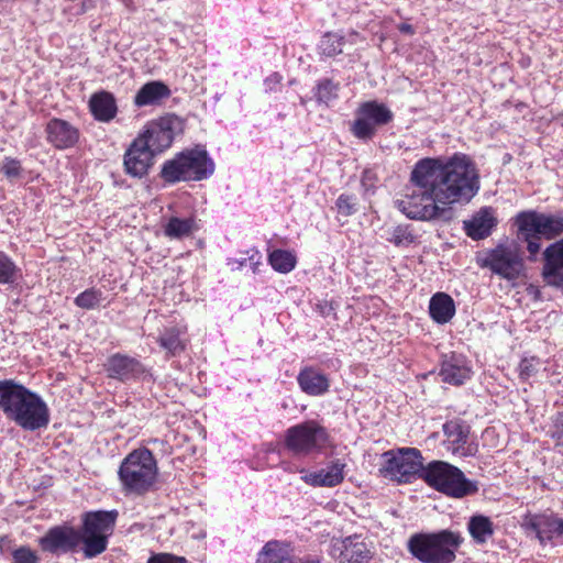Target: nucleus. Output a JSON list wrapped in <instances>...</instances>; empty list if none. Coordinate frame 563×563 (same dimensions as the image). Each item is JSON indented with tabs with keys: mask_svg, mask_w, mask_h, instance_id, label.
Instances as JSON below:
<instances>
[{
	"mask_svg": "<svg viewBox=\"0 0 563 563\" xmlns=\"http://www.w3.org/2000/svg\"><path fill=\"white\" fill-rule=\"evenodd\" d=\"M0 410L9 421L26 431L46 428L49 423L45 401L12 379L0 380Z\"/></svg>",
	"mask_w": 563,
	"mask_h": 563,
	"instance_id": "obj_2",
	"label": "nucleus"
},
{
	"mask_svg": "<svg viewBox=\"0 0 563 563\" xmlns=\"http://www.w3.org/2000/svg\"><path fill=\"white\" fill-rule=\"evenodd\" d=\"M102 300V291L95 287L88 288L80 292L75 299L74 303L81 309L92 310L97 308Z\"/></svg>",
	"mask_w": 563,
	"mask_h": 563,
	"instance_id": "obj_36",
	"label": "nucleus"
},
{
	"mask_svg": "<svg viewBox=\"0 0 563 563\" xmlns=\"http://www.w3.org/2000/svg\"><path fill=\"white\" fill-rule=\"evenodd\" d=\"M104 368L110 378L121 382L137 377L144 373V367L139 360L121 353L109 356Z\"/></svg>",
	"mask_w": 563,
	"mask_h": 563,
	"instance_id": "obj_22",
	"label": "nucleus"
},
{
	"mask_svg": "<svg viewBox=\"0 0 563 563\" xmlns=\"http://www.w3.org/2000/svg\"><path fill=\"white\" fill-rule=\"evenodd\" d=\"M410 183L419 191L397 200V207L407 218L421 221L439 218L450 205L468 202L479 190L477 167L461 152L419 159L410 173Z\"/></svg>",
	"mask_w": 563,
	"mask_h": 563,
	"instance_id": "obj_1",
	"label": "nucleus"
},
{
	"mask_svg": "<svg viewBox=\"0 0 563 563\" xmlns=\"http://www.w3.org/2000/svg\"><path fill=\"white\" fill-rule=\"evenodd\" d=\"M520 525L527 536H533L541 544L555 539L563 541V519L552 512H527Z\"/></svg>",
	"mask_w": 563,
	"mask_h": 563,
	"instance_id": "obj_14",
	"label": "nucleus"
},
{
	"mask_svg": "<svg viewBox=\"0 0 563 563\" xmlns=\"http://www.w3.org/2000/svg\"><path fill=\"white\" fill-rule=\"evenodd\" d=\"M12 563H41L38 553L27 545H21L11 551Z\"/></svg>",
	"mask_w": 563,
	"mask_h": 563,
	"instance_id": "obj_42",
	"label": "nucleus"
},
{
	"mask_svg": "<svg viewBox=\"0 0 563 563\" xmlns=\"http://www.w3.org/2000/svg\"><path fill=\"white\" fill-rule=\"evenodd\" d=\"M245 461L247 462V464H249V466H250L251 468H254V470L258 468V466H255V465L253 464V462H254L255 460H245Z\"/></svg>",
	"mask_w": 563,
	"mask_h": 563,
	"instance_id": "obj_50",
	"label": "nucleus"
},
{
	"mask_svg": "<svg viewBox=\"0 0 563 563\" xmlns=\"http://www.w3.org/2000/svg\"><path fill=\"white\" fill-rule=\"evenodd\" d=\"M184 128L181 118L167 113L148 121L135 139L141 140L154 154H161L172 146L175 136L183 133Z\"/></svg>",
	"mask_w": 563,
	"mask_h": 563,
	"instance_id": "obj_10",
	"label": "nucleus"
},
{
	"mask_svg": "<svg viewBox=\"0 0 563 563\" xmlns=\"http://www.w3.org/2000/svg\"><path fill=\"white\" fill-rule=\"evenodd\" d=\"M462 541L460 533L450 530L417 533L409 539L408 549L422 563H452Z\"/></svg>",
	"mask_w": 563,
	"mask_h": 563,
	"instance_id": "obj_5",
	"label": "nucleus"
},
{
	"mask_svg": "<svg viewBox=\"0 0 563 563\" xmlns=\"http://www.w3.org/2000/svg\"><path fill=\"white\" fill-rule=\"evenodd\" d=\"M394 120L393 111L382 102L369 100L362 102L355 111V120L350 131L354 137L367 142L377 133L378 126L389 124Z\"/></svg>",
	"mask_w": 563,
	"mask_h": 563,
	"instance_id": "obj_11",
	"label": "nucleus"
},
{
	"mask_svg": "<svg viewBox=\"0 0 563 563\" xmlns=\"http://www.w3.org/2000/svg\"><path fill=\"white\" fill-rule=\"evenodd\" d=\"M157 343L166 351V357H174L186 350V342L181 339V332L178 328H167L158 336Z\"/></svg>",
	"mask_w": 563,
	"mask_h": 563,
	"instance_id": "obj_32",
	"label": "nucleus"
},
{
	"mask_svg": "<svg viewBox=\"0 0 563 563\" xmlns=\"http://www.w3.org/2000/svg\"><path fill=\"white\" fill-rule=\"evenodd\" d=\"M80 530L63 525L51 528L38 540L43 551L59 554L73 552L82 542Z\"/></svg>",
	"mask_w": 563,
	"mask_h": 563,
	"instance_id": "obj_15",
	"label": "nucleus"
},
{
	"mask_svg": "<svg viewBox=\"0 0 563 563\" xmlns=\"http://www.w3.org/2000/svg\"><path fill=\"white\" fill-rule=\"evenodd\" d=\"M296 563H321V562L317 558L308 556L306 559L296 558Z\"/></svg>",
	"mask_w": 563,
	"mask_h": 563,
	"instance_id": "obj_48",
	"label": "nucleus"
},
{
	"mask_svg": "<svg viewBox=\"0 0 563 563\" xmlns=\"http://www.w3.org/2000/svg\"><path fill=\"white\" fill-rule=\"evenodd\" d=\"M498 219L493 207H483L470 220L463 221L465 234L474 241L488 238L497 227Z\"/></svg>",
	"mask_w": 563,
	"mask_h": 563,
	"instance_id": "obj_21",
	"label": "nucleus"
},
{
	"mask_svg": "<svg viewBox=\"0 0 563 563\" xmlns=\"http://www.w3.org/2000/svg\"><path fill=\"white\" fill-rule=\"evenodd\" d=\"M430 487L453 497L463 498L478 490L477 484L465 477L464 473L442 460H433L422 465L421 477Z\"/></svg>",
	"mask_w": 563,
	"mask_h": 563,
	"instance_id": "obj_6",
	"label": "nucleus"
},
{
	"mask_svg": "<svg viewBox=\"0 0 563 563\" xmlns=\"http://www.w3.org/2000/svg\"><path fill=\"white\" fill-rule=\"evenodd\" d=\"M517 238L527 244L529 260L534 262L541 250V240H554L563 234V213H543L536 210L516 214Z\"/></svg>",
	"mask_w": 563,
	"mask_h": 563,
	"instance_id": "obj_3",
	"label": "nucleus"
},
{
	"mask_svg": "<svg viewBox=\"0 0 563 563\" xmlns=\"http://www.w3.org/2000/svg\"><path fill=\"white\" fill-rule=\"evenodd\" d=\"M467 530L477 544L486 543L494 534V522L484 515H474L467 522Z\"/></svg>",
	"mask_w": 563,
	"mask_h": 563,
	"instance_id": "obj_30",
	"label": "nucleus"
},
{
	"mask_svg": "<svg viewBox=\"0 0 563 563\" xmlns=\"http://www.w3.org/2000/svg\"><path fill=\"white\" fill-rule=\"evenodd\" d=\"M150 445L162 446L163 448L161 450L162 453H164V454L169 453L168 452L169 445L165 441L158 440V439H150L146 441L145 446L133 450L125 457H154V454H155L154 450L150 449L148 448Z\"/></svg>",
	"mask_w": 563,
	"mask_h": 563,
	"instance_id": "obj_41",
	"label": "nucleus"
},
{
	"mask_svg": "<svg viewBox=\"0 0 563 563\" xmlns=\"http://www.w3.org/2000/svg\"><path fill=\"white\" fill-rule=\"evenodd\" d=\"M9 542H10V540H9V538H8V537H2V538H0V551H2V552H3V551H5V550H8V548H7V543H9Z\"/></svg>",
	"mask_w": 563,
	"mask_h": 563,
	"instance_id": "obj_49",
	"label": "nucleus"
},
{
	"mask_svg": "<svg viewBox=\"0 0 563 563\" xmlns=\"http://www.w3.org/2000/svg\"><path fill=\"white\" fill-rule=\"evenodd\" d=\"M19 268L13 260L0 251V284H13L18 277Z\"/></svg>",
	"mask_w": 563,
	"mask_h": 563,
	"instance_id": "obj_37",
	"label": "nucleus"
},
{
	"mask_svg": "<svg viewBox=\"0 0 563 563\" xmlns=\"http://www.w3.org/2000/svg\"><path fill=\"white\" fill-rule=\"evenodd\" d=\"M89 110L92 117L100 122H110L118 113V106L113 93L101 90L91 95Z\"/></svg>",
	"mask_w": 563,
	"mask_h": 563,
	"instance_id": "obj_25",
	"label": "nucleus"
},
{
	"mask_svg": "<svg viewBox=\"0 0 563 563\" xmlns=\"http://www.w3.org/2000/svg\"><path fill=\"white\" fill-rule=\"evenodd\" d=\"M478 264L506 280L519 278L525 269L522 254L516 242H501L486 250Z\"/></svg>",
	"mask_w": 563,
	"mask_h": 563,
	"instance_id": "obj_9",
	"label": "nucleus"
},
{
	"mask_svg": "<svg viewBox=\"0 0 563 563\" xmlns=\"http://www.w3.org/2000/svg\"><path fill=\"white\" fill-rule=\"evenodd\" d=\"M284 445L296 455L321 454L332 446V438L320 421L310 419L289 427L284 434Z\"/></svg>",
	"mask_w": 563,
	"mask_h": 563,
	"instance_id": "obj_7",
	"label": "nucleus"
},
{
	"mask_svg": "<svg viewBox=\"0 0 563 563\" xmlns=\"http://www.w3.org/2000/svg\"><path fill=\"white\" fill-rule=\"evenodd\" d=\"M155 155L141 140L134 139L123 156L125 174L139 179L146 177L154 165Z\"/></svg>",
	"mask_w": 563,
	"mask_h": 563,
	"instance_id": "obj_16",
	"label": "nucleus"
},
{
	"mask_svg": "<svg viewBox=\"0 0 563 563\" xmlns=\"http://www.w3.org/2000/svg\"><path fill=\"white\" fill-rule=\"evenodd\" d=\"M297 382L300 389L309 396H321L329 390V378L311 366L300 369Z\"/></svg>",
	"mask_w": 563,
	"mask_h": 563,
	"instance_id": "obj_27",
	"label": "nucleus"
},
{
	"mask_svg": "<svg viewBox=\"0 0 563 563\" xmlns=\"http://www.w3.org/2000/svg\"><path fill=\"white\" fill-rule=\"evenodd\" d=\"M350 36H358V32L353 30L350 32Z\"/></svg>",
	"mask_w": 563,
	"mask_h": 563,
	"instance_id": "obj_51",
	"label": "nucleus"
},
{
	"mask_svg": "<svg viewBox=\"0 0 563 563\" xmlns=\"http://www.w3.org/2000/svg\"><path fill=\"white\" fill-rule=\"evenodd\" d=\"M146 563H187L184 556L170 553H155L150 556Z\"/></svg>",
	"mask_w": 563,
	"mask_h": 563,
	"instance_id": "obj_44",
	"label": "nucleus"
},
{
	"mask_svg": "<svg viewBox=\"0 0 563 563\" xmlns=\"http://www.w3.org/2000/svg\"><path fill=\"white\" fill-rule=\"evenodd\" d=\"M421 460H386L380 468L385 478L399 483H410L416 476L421 477Z\"/></svg>",
	"mask_w": 563,
	"mask_h": 563,
	"instance_id": "obj_23",
	"label": "nucleus"
},
{
	"mask_svg": "<svg viewBox=\"0 0 563 563\" xmlns=\"http://www.w3.org/2000/svg\"><path fill=\"white\" fill-rule=\"evenodd\" d=\"M540 366V361L538 357H523L518 365V376L521 382L527 383L531 377H533Z\"/></svg>",
	"mask_w": 563,
	"mask_h": 563,
	"instance_id": "obj_40",
	"label": "nucleus"
},
{
	"mask_svg": "<svg viewBox=\"0 0 563 563\" xmlns=\"http://www.w3.org/2000/svg\"><path fill=\"white\" fill-rule=\"evenodd\" d=\"M429 314L439 324L450 322L455 314L453 298L446 292H435L429 301Z\"/></svg>",
	"mask_w": 563,
	"mask_h": 563,
	"instance_id": "obj_28",
	"label": "nucleus"
},
{
	"mask_svg": "<svg viewBox=\"0 0 563 563\" xmlns=\"http://www.w3.org/2000/svg\"><path fill=\"white\" fill-rule=\"evenodd\" d=\"M416 236L408 224H400L393 229L388 241L396 246H409L415 243Z\"/></svg>",
	"mask_w": 563,
	"mask_h": 563,
	"instance_id": "obj_39",
	"label": "nucleus"
},
{
	"mask_svg": "<svg viewBox=\"0 0 563 563\" xmlns=\"http://www.w3.org/2000/svg\"><path fill=\"white\" fill-rule=\"evenodd\" d=\"M330 554L340 563H364L369 559L367 544L360 536L333 540Z\"/></svg>",
	"mask_w": 563,
	"mask_h": 563,
	"instance_id": "obj_17",
	"label": "nucleus"
},
{
	"mask_svg": "<svg viewBox=\"0 0 563 563\" xmlns=\"http://www.w3.org/2000/svg\"><path fill=\"white\" fill-rule=\"evenodd\" d=\"M345 36L336 32H325L319 44L320 54L325 57H334L343 52Z\"/></svg>",
	"mask_w": 563,
	"mask_h": 563,
	"instance_id": "obj_33",
	"label": "nucleus"
},
{
	"mask_svg": "<svg viewBox=\"0 0 563 563\" xmlns=\"http://www.w3.org/2000/svg\"><path fill=\"white\" fill-rule=\"evenodd\" d=\"M471 428L461 418L448 420L442 426L443 446L446 453L457 457H472L477 453V444L471 438Z\"/></svg>",
	"mask_w": 563,
	"mask_h": 563,
	"instance_id": "obj_13",
	"label": "nucleus"
},
{
	"mask_svg": "<svg viewBox=\"0 0 563 563\" xmlns=\"http://www.w3.org/2000/svg\"><path fill=\"white\" fill-rule=\"evenodd\" d=\"M172 91L169 87L161 80H152L144 84L134 96V104L139 108L146 106H157L169 98Z\"/></svg>",
	"mask_w": 563,
	"mask_h": 563,
	"instance_id": "obj_26",
	"label": "nucleus"
},
{
	"mask_svg": "<svg viewBox=\"0 0 563 563\" xmlns=\"http://www.w3.org/2000/svg\"><path fill=\"white\" fill-rule=\"evenodd\" d=\"M551 437L558 444L563 445V411L559 412L553 419Z\"/></svg>",
	"mask_w": 563,
	"mask_h": 563,
	"instance_id": "obj_45",
	"label": "nucleus"
},
{
	"mask_svg": "<svg viewBox=\"0 0 563 563\" xmlns=\"http://www.w3.org/2000/svg\"><path fill=\"white\" fill-rule=\"evenodd\" d=\"M343 464L332 463L316 471H301L300 478L313 487H333L343 481Z\"/></svg>",
	"mask_w": 563,
	"mask_h": 563,
	"instance_id": "obj_24",
	"label": "nucleus"
},
{
	"mask_svg": "<svg viewBox=\"0 0 563 563\" xmlns=\"http://www.w3.org/2000/svg\"><path fill=\"white\" fill-rule=\"evenodd\" d=\"M118 515L117 510H97L84 514L80 533L86 558H96L106 551L108 539L113 533Z\"/></svg>",
	"mask_w": 563,
	"mask_h": 563,
	"instance_id": "obj_8",
	"label": "nucleus"
},
{
	"mask_svg": "<svg viewBox=\"0 0 563 563\" xmlns=\"http://www.w3.org/2000/svg\"><path fill=\"white\" fill-rule=\"evenodd\" d=\"M198 230L195 218L181 219L178 217H170L164 225V234L169 239L181 240L190 236Z\"/></svg>",
	"mask_w": 563,
	"mask_h": 563,
	"instance_id": "obj_31",
	"label": "nucleus"
},
{
	"mask_svg": "<svg viewBox=\"0 0 563 563\" xmlns=\"http://www.w3.org/2000/svg\"><path fill=\"white\" fill-rule=\"evenodd\" d=\"M339 89V82H334L330 78H323L317 82L313 89V97L318 103L329 106L338 99Z\"/></svg>",
	"mask_w": 563,
	"mask_h": 563,
	"instance_id": "obj_34",
	"label": "nucleus"
},
{
	"mask_svg": "<svg viewBox=\"0 0 563 563\" xmlns=\"http://www.w3.org/2000/svg\"><path fill=\"white\" fill-rule=\"evenodd\" d=\"M157 475L156 460H123L119 476L129 492L142 494L155 482Z\"/></svg>",
	"mask_w": 563,
	"mask_h": 563,
	"instance_id": "obj_12",
	"label": "nucleus"
},
{
	"mask_svg": "<svg viewBox=\"0 0 563 563\" xmlns=\"http://www.w3.org/2000/svg\"><path fill=\"white\" fill-rule=\"evenodd\" d=\"M1 173L9 179L21 176L22 166L19 159L13 157H4L1 166Z\"/></svg>",
	"mask_w": 563,
	"mask_h": 563,
	"instance_id": "obj_43",
	"label": "nucleus"
},
{
	"mask_svg": "<svg viewBox=\"0 0 563 563\" xmlns=\"http://www.w3.org/2000/svg\"><path fill=\"white\" fill-rule=\"evenodd\" d=\"M268 263L274 271L287 274L296 267L297 258L290 251L278 249L268 254Z\"/></svg>",
	"mask_w": 563,
	"mask_h": 563,
	"instance_id": "obj_35",
	"label": "nucleus"
},
{
	"mask_svg": "<svg viewBox=\"0 0 563 563\" xmlns=\"http://www.w3.org/2000/svg\"><path fill=\"white\" fill-rule=\"evenodd\" d=\"M45 134L47 143L59 151L74 147L80 137L75 125L59 118H53L45 124Z\"/></svg>",
	"mask_w": 563,
	"mask_h": 563,
	"instance_id": "obj_18",
	"label": "nucleus"
},
{
	"mask_svg": "<svg viewBox=\"0 0 563 563\" xmlns=\"http://www.w3.org/2000/svg\"><path fill=\"white\" fill-rule=\"evenodd\" d=\"M542 277L548 285L563 288V238L543 251Z\"/></svg>",
	"mask_w": 563,
	"mask_h": 563,
	"instance_id": "obj_19",
	"label": "nucleus"
},
{
	"mask_svg": "<svg viewBox=\"0 0 563 563\" xmlns=\"http://www.w3.org/2000/svg\"><path fill=\"white\" fill-rule=\"evenodd\" d=\"M338 213L343 217H351L358 210V200L354 194H341L335 200Z\"/></svg>",
	"mask_w": 563,
	"mask_h": 563,
	"instance_id": "obj_38",
	"label": "nucleus"
},
{
	"mask_svg": "<svg viewBox=\"0 0 563 563\" xmlns=\"http://www.w3.org/2000/svg\"><path fill=\"white\" fill-rule=\"evenodd\" d=\"M256 563H296V556L288 545L269 541L260 551Z\"/></svg>",
	"mask_w": 563,
	"mask_h": 563,
	"instance_id": "obj_29",
	"label": "nucleus"
},
{
	"mask_svg": "<svg viewBox=\"0 0 563 563\" xmlns=\"http://www.w3.org/2000/svg\"><path fill=\"white\" fill-rule=\"evenodd\" d=\"M400 454L402 456L408 457H422L421 452L416 448H401L398 449L397 452L395 450L386 451L382 454V457H398L397 455Z\"/></svg>",
	"mask_w": 563,
	"mask_h": 563,
	"instance_id": "obj_46",
	"label": "nucleus"
},
{
	"mask_svg": "<svg viewBox=\"0 0 563 563\" xmlns=\"http://www.w3.org/2000/svg\"><path fill=\"white\" fill-rule=\"evenodd\" d=\"M214 163L208 152L200 146L177 153L163 163L159 176L166 184L200 181L214 173Z\"/></svg>",
	"mask_w": 563,
	"mask_h": 563,
	"instance_id": "obj_4",
	"label": "nucleus"
},
{
	"mask_svg": "<svg viewBox=\"0 0 563 563\" xmlns=\"http://www.w3.org/2000/svg\"><path fill=\"white\" fill-rule=\"evenodd\" d=\"M398 30L400 33L413 35L415 34V27L409 23H400L398 25Z\"/></svg>",
	"mask_w": 563,
	"mask_h": 563,
	"instance_id": "obj_47",
	"label": "nucleus"
},
{
	"mask_svg": "<svg viewBox=\"0 0 563 563\" xmlns=\"http://www.w3.org/2000/svg\"><path fill=\"white\" fill-rule=\"evenodd\" d=\"M439 375L443 383L460 386L471 378L472 369L464 355L451 352L443 355Z\"/></svg>",
	"mask_w": 563,
	"mask_h": 563,
	"instance_id": "obj_20",
	"label": "nucleus"
}]
</instances>
